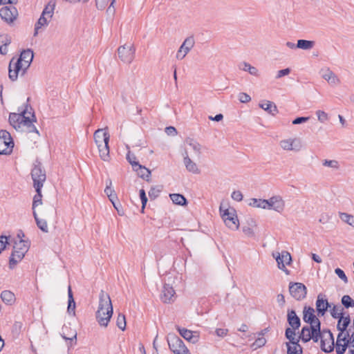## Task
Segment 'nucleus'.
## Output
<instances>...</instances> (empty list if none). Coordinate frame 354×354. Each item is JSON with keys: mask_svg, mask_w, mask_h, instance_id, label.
<instances>
[{"mask_svg": "<svg viewBox=\"0 0 354 354\" xmlns=\"http://www.w3.org/2000/svg\"><path fill=\"white\" fill-rule=\"evenodd\" d=\"M185 143L189 145L198 156H200L201 153V145L196 140L191 138H187L185 140Z\"/></svg>", "mask_w": 354, "mask_h": 354, "instance_id": "ea45409f", "label": "nucleus"}, {"mask_svg": "<svg viewBox=\"0 0 354 354\" xmlns=\"http://www.w3.org/2000/svg\"><path fill=\"white\" fill-rule=\"evenodd\" d=\"M32 109L28 104L24 109H19V113H10L9 115L10 124L17 131H26L39 134L33 122L37 121Z\"/></svg>", "mask_w": 354, "mask_h": 354, "instance_id": "f257e3e1", "label": "nucleus"}, {"mask_svg": "<svg viewBox=\"0 0 354 354\" xmlns=\"http://www.w3.org/2000/svg\"><path fill=\"white\" fill-rule=\"evenodd\" d=\"M175 290L169 284L165 283L160 295V299L164 303H170L174 301Z\"/></svg>", "mask_w": 354, "mask_h": 354, "instance_id": "aec40b11", "label": "nucleus"}, {"mask_svg": "<svg viewBox=\"0 0 354 354\" xmlns=\"http://www.w3.org/2000/svg\"><path fill=\"white\" fill-rule=\"evenodd\" d=\"M239 100L242 103H247L251 100V97L245 93H240L239 94Z\"/></svg>", "mask_w": 354, "mask_h": 354, "instance_id": "338daca9", "label": "nucleus"}, {"mask_svg": "<svg viewBox=\"0 0 354 354\" xmlns=\"http://www.w3.org/2000/svg\"><path fill=\"white\" fill-rule=\"evenodd\" d=\"M303 319L310 325L321 326V322L315 315V310L311 306H304L303 311Z\"/></svg>", "mask_w": 354, "mask_h": 354, "instance_id": "2eb2a0df", "label": "nucleus"}, {"mask_svg": "<svg viewBox=\"0 0 354 354\" xmlns=\"http://www.w3.org/2000/svg\"><path fill=\"white\" fill-rule=\"evenodd\" d=\"M161 187L160 186L151 187L149 191V196L151 200H155L160 194Z\"/></svg>", "mask_w": 354, "mask_h": 354, "instance_id": "864d4df0", "label": "nucleus"}, {"mask_svg": "<svg viewBox=\"0 0 354 354\" xmlns=\"http://www.w3.org/2000/svg\"><path fill=\"white\" fill-rule=\"evenodd\" d=\"M113 315V306L109 295L101 290L99 295V306L95 317L102 326H107Z\"/></svg>", "mask_w": 354, "mask_h": 354, "instance_id": "f03ea898", "label": "nucleus"}, {"mask_svg": "<svg viewBox=\"0 0 354 354\" xmlns=\"http://www.w3.org/2000/svg\"><path fill=\"white\" fill-rule=\"evenodd\" d=\"M323 165L325 167H331L333 169H338L339 168V162L335 160H324L323 161Z\"/></svg>", "mask_w": 354, "mask_h": 354, "instance_id": "13d9d810", "label": "nucleus"}, {"mask_svg": "<svg viewBox=\"0 0 354 354\" xmlns=\"http://www.w3.org/2000/svg\"><path fill=\"white\" fill-rule=\"evenodd\" d=\"M330 304L327 299H324L322 293L319 294L316 301V310L318 316H324L328 308H330Z\"/></svg>", "mask_w": 354, "mask_h": 354, "instance_id": "a211bd4d", "label": "nucleus"}, {"mask_svg": "<svg viewBox=\"0 0 354 354\" xmlns=\"http://www.w3.org/2000/svg\"><path fill=\"white\" fill-rule=\"evenodd\" d=\"M319 339L320 348L323 352L330 353L334 351V336L330 330H324L322 332V339Z\"/></svg>", "mask_w": 354, "mask_h": 354, "instance_id": "0eeeda50", "label": "nucleus"}, {"mask_svg": "<svg viewBox=\"0 0 354 354\" xmlns=\"http://www.w3.org/2000/svg\"><path fill=\"white\" fill-rule=\"evenodd\" d=\"M8 244V237L4 235L0 236V254L5 250Z\"/></svg>", "mask_w": 354, "mask_h": 354, "instance_id": "69168bd1", "label": "nucleus"}, {"mask_svg": "<svg viewBox=\"0 0 354 354\" xmlns=\"http://www.w3.org/2000/svg\"><path fill=\"white\" fill-rule=\"evenodd\" d=\"M127 160L131 165L133 169H135V167H137V166H139V167H141V165L139 163V162L136 161V156L135 154L132 153L130 151H128L127 153Z\"/></svg>", "mask_w": 354, "mask_h": 354, "instance_id": "8fccbe9b", "label": "nucleus"}, {"mask_svg": "<svg viewBox=\"0 0 354 354\" xmlns=\"http://www.w3.org/2000/svg\"><path fill=\"white\" fill-rule=\"evenodd\" d=\"M194 43V39L193 37L186 38L176 53V58L178 59H183L193 48Z\"/></svg>", "mask_w": 354, "mask_h": 354, "instance_id": "4468645a", "label": "nucleus"}, {"mask_svg": "<svg viewBox=\"0 0 354 354\" xmlns=\"http://www.w3.org/2000/svg\"><path fill=\"white\" fill-rule=\"evenodd\" d=\"M135 51L133 45L124 44L118 48V57L124 63L130 64L134 59Z\"/></svg>", "mask_w": 354, "mask_h": 354, "instance_id": "9d476101", "label": "nucleus"}, {"mask_svg": "<svg viewBox=\"0 0 354 354\" xmlns=\"http://www.w3.org/2000/svg\"><path fill=\"white\" fill-rule=\"evenodd\" d=\"M287 348V354H303V348L299 342L296 344L286 343Z\"/></svg>", "mask_w": 354, "mask_h": 354, "instance_id": "72a5a7b5", "label": "nucleus"}, {"mask_svg": "<svg viewBox=\"0 0 354 354\" xmlns=\"http://www.w3.org/2000/svg\"><path fill=\"white\" fill-rule=\"evenodd\" d=\"M183 156V162L186 167V169L188 171L192 172L193 174H199L200 169H198L197 165L194 162H193L189 157L187 151L185 152V154Z\"/></svg>", "mask_w": 354, "mask_h": 354, "instance_id": "393cba45", "label": "nucleus"}, {"mask_svg": "<svg viewBox=\"0 0 354 354\" xmlns=\"http://www.w3.org/2000/svg\"><path fill=\"white\" fill-rule=\"evenodd\" d=\"M273 257L276 259L278 268L281 270L287 271L286 265H289L292 261L290 254L287 251H282L281 254L278 252L277 256L273 254Z\"/></svg>", "mask_w": 354, "mask_h": 354, "instance_id": "f3484780", "label": "nucleus"}, {"mask_svg": "<svg viewBox=\"0 0 354 354\" xmlns=\"http://www.w3.org/2000/svg\"><path fill=\"white\" fill-rule=\"evenodd\" d=\"M259 106L272 115L278 113L277 106L270 101H266L265 103L259 104Z\"/></svg>", "mask_w": 354, "mask_h": 354, "instance_id": "2f4dec72", "label": "nucleus"}, {"mask_svg": "<svg viewBox=\"0 0 354 354\" xmlns=\"http://www.w3.org/2000/svg\"><path fill=\"white\" fill-rule=\"evenodd\" d=\"M55 7V2L53 1H49L48 5L46 6V7L44 8L41 15H43L44 16L48 15L49 17H52Z\"/></svg>", "mask_w": 354, "mask_h": 354, "instance_id": "de8ad7c7", "label": "nucleus"}, {"mask_svg": "<svg viewBox=\"0 0 354 354\" xmlns=\"http://www.w3.org/2000/svg\"><path fill=\"white\" fill-rule=\"evenodd\" d=\"M220 212L221 217L227 227L232 230H237L239 228V222L234 209H225L223 211L221 206Z\"/></svg>", "mask_w": 354, "mask_h": 354, "instance_id": "423d86ee", "label": "nucleus"}, {"mask_svg": "<svg viewBox=\"0 0 354 354\" xmlns=\"http://www.w3.org/2000/svg\"><path fill=\"white\" fill-rule=\"evenodd\" d=\"M315 46V41L306 39L297 40V48L303 50H310Z\"/></svg>", "mask_w": 354, "mask_h": 354, "instance_id": "58836bf2", "label": "nucleus"}, {"mask_svg": "<svg viewBox=\"0 0 354 354\" xmlns=\"http://www.w3.org/2000/svg\"><path fill=\"white\" fill-rule=\"evenodd\" d=\"M285 207V202L282 199V197L279 196L277 200L275 201L274 204L271 207V209H274L277 212H281L284 209Z\"/></svg>", "mask_w": 354, "mask_h": 354, "instance_id": "37998d69", "label": "nucleus"}, {"mask_svg": "<svg viewBox=\"0 0 354 354\" xmlns=\"http://www.w3.org/2000/svg\"><path fill=\"white\" fill-rule=\"evenodd\" d=\"M287 322L293 330H297L301 326V319L293 309L287 311Z\"/></svg>", "mask_w": 354, "mask_h": 354, "instance_id": "412c9836", "label": "nucleus"}, {"mask_svg": "<svg viewBox=\"0 0 354 354\" xmlns=\"http://www.w3.org/2000/svg\"><path fill=\"white\" fill-rule=\"evenodd\" d=\"M14 147L10 133L6 130L0 131V154H10Z\"/></svg>", "mask_w": 354, "mask_h": 354, "instance_id": "6e6552de", "label": "nucleus"}, {"mask_svg": "<svg viewBox=\"0 0 354 354\" xmlns=\"http://www.w3.org/2000/svg\"><path fill=\"white\" fill-rule=\"evenodd\" d=\"M106 186L104 189V193L107 195V196L110 194H112L115 192V190L111 187L112 182L110 179L107 180L106 182Z\"/></svg>", "mask_w": 354, "mask_h": 354, "instance_id": "0e129e2a", "label": "nucleus"}, {"mask_svg": "<svg viewBox=\"0 0 354 354\" xmlns=\"http://www.w3.org/2000/svg\"><path fill=\"white\" fill-rule=\"evenodd\" d=\"M11 43V37L8 35L0 36V44L3 46H9Z\"/></svg>", "mask_w": 354, "mask_h": 354, "instance_id": "e2e57ef3", "label": "nucleus"}, {"mask_svg": "<svg viewBox=\"0 0 354 354\" xmlns=\"http://www.w3.org/2000/svg\"><path fill=\"white\" fill-rule=\"evenodd\" d=\"M346 337H349V331L346 332H340L337 335V341L335 344L342 343V342L344 343V341L346 339Z\"/></svg>", "mask_w": 354, "mask_h": 354, "instance_id": "052dcab7", "label": "nucleus"}, {"mask_svg": "<svg viewBox=\"0 0 354 354\" xmlns=\"http://www.w3.org/2000/svg\"><path fill=\"white\" fill-rule=\"evenodd\" d=\"M1 300L7 305H12L15 301V294L10 290H3L1 293Z\"/></svg>", "mask_w": 354, "mask_h": 354, "instance_id": "c756f323", "label": "nucleus"}, {"mask_svg": "<svg viewBox=\"0 0 354 354\" xmlns=\"http://www.w3.org/2000/svg\"><path fill=\"white\" fill-rule=\"evenodd\" d=\"M335 348L337 354H344L346 352L347 348H348V344L347 342L344 344H335Z\"/></svg>", "mask_w": 354, "mask_h": 354, "instance_id": "4d7b16f0", "label": "nucleus"}, {"mask_svg": "<svg viewBox=\"0 0 354 354\" xmlns=\"http://www.w3.org/2000/svg\"><path fill=\"white\" fill-rule=\"evenodd\" d=\"M322 330L321 326L317 325H307L302 327L299 339H300L304 343H307L311 339L317 343L322 339Z\"/></svg>", "mask_w": 354, "mask_h": 354, "instance_id": "7ed1b4c3", "label": "nucleus"}, {"mask_svg": "<svg viewBox=\"0 0 354 354\" xmlns=\"http://www.w3.org/2000/svg\"><path fill=\"white\" fill-rule=\"evenodd\" d=\"M343 310L342 308L339 313L340 317L338 318L337 329L340 332H346L350 330H347V328L351 324V318L348 315L346 317L344 316Z\"/></svg>", "mask_w": 354, "mask_h": 354, "instance_id": "b1692460", "label": "nucleus"}, {"mask_svg": "<svg viewBox=\"0 0 354 354\" xmlns=\"http://www.w3.org/2000/svg\"><path fill=\"white\" fill-rule=\"evenodd\" d=\"M23 324L21 322H15L12 328V336L17 338L21 332Z\"/></svg>", "mask_w": 354, "mask_h": 354, "instance_id": "09e8293b", "label": "nucleus"}, {"mask_svg": "<svg viewBox=\"0 0 354 354\" xmlns=\"http://www.w3.org/2000/svg\"><path fill=\"white\" fill-rule=\"evenodd\" d=\"M116 0H111V3L108 8L106 9V15L109 17H113L115 15V10L114 7V3H115Z\"/></svg>", "mask_w": 354, "mask_h": 354, "instance_id": "bf43d9fd", "label": "nucleus"}, {"mask_svg": "<svg viewBox=\"0 0 354 354\" xmlns=\"http://www.w3.org/2000/svg\"><path fill=\"white\" fill-rule=\"evenodd\" d=\"M61 336L66 341L68 350L77 344V332L70 326L64 325L62 328Z\"/></svg>", "mask_w": 354, "mask_h": 354, "instance_id": "9b49d317", "label": "nucleus"}, {"mask_svg": "<svg viewBox=\"0 0 354 354\" xmlns=\"http://www.w3.org/2000/svg\"><path fill=\"white\" fill-rule=\"evenodd\" d=\"M295 330L292 328H287L285 330V337L289 340L290 344H296V342H299L300 339H296L295 337Z\"/></svg>", "mask_w": 354, "mask_h": 354, "instance_id": "4c0bfd02", "label": "nucleus"}, {"mask_svg": "<svg viewBox=\"0 0 354 354\" xmlns=\"http://www.w3.org/2000/svg\"><path fill=\"white\" fill-rule=\"evenodd\" d=\"M30 174L33 181V186H37V183H39L40 187L44 186L46 179V174L41 162L38 158L33 163Z\"/></svg>", "mask_w": 354, "mask_h": 354, "instance_id": "39448f33", "label": "nucleus"}, {"mask_svg": "<svg viewBox=\"0 0 354 354\" xmlns=\"http://www.w3.org/2000/svg\"><path fill=\"white\" fill-rule=\"evenodd\" d=\"M133 170L136 171L138 175L142 179L145 180L147 182L150 180L151 171L149 169L146 168L145 166L141 165L140 167H139V166H137V167H135Z\"/></svg>", "mask_w": 354, "mask_h": 354, "instance_id": "7c9ffc66", "label": "nucleus"}, {"mask_svg": "<svg viewBox=\"0 0 354 354\" xmlns=\"http://www.w3.org/2000/svg\"><path fill=\"white\" fill-rule=\"evenodd\" d=\"M27 252L26 248L22 249V251L15 250L13 248V251L11 254V256L9 259V266L10 268H13L25 256V254Z\"/></svg>", "mask_w": 354, "mask_h": 354, "instance_id": "4be33fe9", "label": "nucleus"}, {"mask_svg": "<svg viewBox=\"0 0 354 354\" xmlns=\"http://www.w3.org/2000/svg\"><path fill=\"white\" fill-rule=\"evenodd\" d=\"M295 142V140H283L280 142V145L281 148L284 150H297L298 151L299 149L294 147V143Z\"/></svg>", "mask_w": 354, "mask_h": 354, "instance_id": "79ce46f5", "label": "nucleus"}, {"mask_svg": "<svg viewBox=\"0 0 354 354\" xmlns=\"http://www.w3.org/2000/svg\"><path fill=\"white\" fill-rule=\"evenodd\" d=\"M139 196L141 200L142 207H141V212L144 213L147 203L148 201L147 197L146 196V192L143 189H141L139 191Z\"/></svg>", "mask_w": 354, "mask_h": 354, "instance_id": "6e6d98bb", "label": "nucleus"}, {"mask_svg": "<svg viewBox=\"0 0 354 354\" xmlns=\"http://www.w3.org/2000/svg\"><path fill=\"white\" fill-rule=\"evenodd\" d=\"M322 77L332 84H336L339 82L337 75L330 69L326 71V73L322 75Z\"/></svg>", "mask_w": 354, "mask_h": 354, "instance_id": "f704fd0d", "label": "nucleus"}, {"mask_svg": "<svg viewBox=\"0 0 354 354\" xmlns=\"http://www.w3.org/2000/svg\"><path fill=\"white\" fill-rule=\"evenodd\" d=\"M99 151L100 157L104 161H109L110 159V150L109 142L97 145Z\"/></svg>", "mask_w": 354, "mask_h": 354, "instance_id": "cd10ccee", "label": "nucleus"}, {"mask_svg": "<svg viewBox=\"0 0 354 354\" xmlns=\"http://www.w3.org/2000/svg\"><path fill=\"white\" fill-rule=\"evenodd\" d=\"M239 69L245 71H248L250 74H251L252 75H254L257 77L259 76L258 69L256 67L251 66L250 64H248L247 62H244L241 63L239 64Z\"/></svg>", "mask_w": 354, "mask_h": 354, "instance_id": "c9c22d12", "label": "nucleus"}, {"mask_svg": "<svg viewBox=\"0 0 354 354\" xmlns=\"http://www.w3.org/2000/svg\"><path fill=\"white\" fill-rule=\"evenodd\" d=\"M176 330L178 331L180 335L187 341L196 344L199 340V334L196 331H192L185 328H181L179 326H176Z\"/></svg>", "mask_w": 354, "mask_h": 354, "instance_id": "dca6fc26", "label": "nucleus"}, {"mask_svg": "<svg viewBox=\"0 0 354 354\" xmlns=\"http://www.w3.org/2000/svg\"><path fill=\"white\" fill-rule=\"evenodd\" d=\"M249 205L255 207L266 209L268 202L266 199L252 198Z\"/></svg>", "mask_w": 354, "mask_h": 354, "instance_id": "a19ab883", "label": "nucleus"}, {"mask_svg": "<svg viewBox=\"0 0 354 354\" xmlns=\"http://www.w3.org/2000/svg\"><path fill=\"white\" fill-rule=\"evenodd\" d=\"M34 218L35 220V222L37 223V227L44 232H48V225L47 222L44 219H40L39 218L35 210L32 212Z\"/></svg>", "mask_w": 354, "mask_h": 354, "instance_id": "e433bc0d", "label": "nucleus"}, {"mask_svg": "<svg viewBox=\"0 0 354 354\" xmlns=\"http://www.w3.org/2000/svg\"><path fill=\"white\" fill-rule=\"evenodd\" d=\"M24 66V62L18 57H15L11 59L8 66V77L12 82L17 80L19 73L21 72V75H24L27 71Z\"/></svg>", "mask_w": 354, "mask_h": 354, "instance_id": "20e7f679", "label": "nucleus"}, {"mask_svg": "<svg viewBox=\"0 0 354 354\" xmlns=\"http://www.w3.org/2000/svg\"><path fill=\"white\" fill-rule=\"evenodd\" d=\"M257 226L256 221L253 218L249 217L242 226L243 232L248 237H254L255 236L254 229Z\"/></svg>", "mask_w": 354, "mask_h": 354, "instance_id": "5701e85b", "label": "nucleus"}, {"mask_svg": "<svg viewBox=\"0 0 354 354\" xmlns=\"http://www.w3.org/2000/svg\"><path fill=\"white\" fill-rule=\"evenodd\" d=\"M316 114L317 115L318 120L321 122H324L328 119V114L324 111L319 110L316 112Z\"/></svg>", "mask_w": 354, "mask_h": 354, "instance_id": "680f3d73", "label": "nucleus"}, {"mask_svg": "<svg viewBox=\"0 0 354 354\" xmlns=\"http://www.w3.org/2000/svg\"><path fill=\"white\" fill-rule=\"evenodd\" d=\"M93 138L96 145L109 142L110 135L108 128L98 129L94 132Z\"/></svg>", "mask_w": 354, "mask_h": 354, "instance_id": "6ab92c4d", "label": "nucleus"}, {"mask_svg": "<svg viewBox=\"0 0 354 354\" xmlns=\"http://www.w3.org/2000/svg\"><path fill=\"white\" fill-rule=\"evenodd\" d=\"M47 24H48L47 19L45 17L44 15H41L40 16L39 19H38L37 22L35 24L34 36H36L38 34L39 30L43 26L47 25Z\"/></svg>", "mask_w": 354, "mask_h": 354, "instance_id": "49530a36", "label": "nucleus"}, {"mask_svg": "<svg viewBox=\"0 0 354 354\" xmlns=\"http://www.w3.org/2000/svg\"><path fill=\"white\" fill-rule=\"evenodd\" d=\"M266 344V339L263 337H257L255 341L251 344L252 350H257L259 348L263 346Z\"/></svg>", "mask_w": 354, "mask_h": 354, "instance_id": "3c124183", "label": "nucleus"}, {"mask_svg": "<svg viewBox=\"0 0 354 354\" xmlns=\"http://www.w3.org/2000/svg\"><path fill=\"white\" fill-rule=\"evenodd\" d=\"M341 302L346 308L354 307V300L349 295H344Z\"/></svg>", "mask_w": 354, "mask_h": 354, "instance_id": "603ef678", "label": "nucleus"}, {"mask_svg": "<svg viewBox=\"0 0 354 354\" xmlns=\"http://www.w3.org/2000/svg\"><path fill=\"white\" fill-rule=\"evenodd\" d=\"M35 189L36 194L33 197L32 209V212L35 210V208L42 204V194L41 189L43 187H40L39 183H37V186H33Z\"/></svg>", "mask_w": 354, "mask_h": 354, "instance_id": "bb28decb", "label": "nucleus"}, {"mask_svg": "<svg viewBox=\"0 0 354 354\" xmlns=\"http://www.w3.org/2000/svg\"><path fill=\"white\" fill-rule=\"evenodd\" d=\"M167 343L169 349L174 353H182L183 350L188 349L185 345L183 341L175 334H169L167 337Z\"/></svg>", "mask_w": 354, "mask_h": 354, "instance_id": "f8f14e48", "label": "nucleus"}, {"mask_svg": "<svg viewBox=\"0 0 354 354\" xmlns=\"http://www.w3.org/2000/svg\"><path fill=\"white\" fill-rule=\"evenodd\" d=\"M169 197L172 202L178 205L185 206L187 205V201L186 198L180 194H170Z\"/></svg>", "mask_w": 354, "mask_h": 354, "instance_id": "473e14b6", "label": "nucleus"}, {"mask_svg": "<svg viewBox=\"0 0 354 354\" xmlns=\"http://www.w3.org/2000/svg\"><path fill=\"white\" fill-rule=\"evenodd\" d=\"M335 272L342 280H343L345 283H347V277L342 269L337 268L335 270Z\"/></svg>", "mask_w": 354, "mask_h": 354, "instance_id": "774afa93", "label": "nucleus"}, {"mask_svg": "<svg viewBox=\"0 0 354 354\" xmlns=\"http://www.w3.org/2000/svg\"><path fill=\"white\" fill-rule=\"evenodd\" d=\"M289 292L292 297L297 301H301L306 298L307 295V288L302 283L290 282L289 283Z\"/></svg>", "mask_w": 354, "mask_h": 354, "instance_id": "1a4fd4ad", "label": "nucleus"}, {"mask_svg": "<svg viewBox=\"0 0 354 354\" xmlns=\"http://www.w3.org/2000/svg\"><path fill=\"white\" fill-rule=\"evenodd\" d=\"M34 57L33 51L29 48L22 50L19 58L24 62V66L28 68Z\"/></svg>", "mask_w": 354, "mask_h": 354, "instance_id": "a878e982", "label": "nucleus"}, {"mask_svg": "<svg viewBox=\"0 0 354 354\" xmlns=\"http://www.w3.org/2000/svg\"><path fill=\"white\" fill-rule=\"evenodd\" d=\"M68 308L67 311L68 314L75 315V301L73 297V292L71 286L68 288Z\"/></svg>", "mask_w": 354, "mask_h": 354, "instance_id": "c85d7f7f", "label": "nucleus"}, {"mask_svg": "<svg viewBox=\"0 0 354 354\" xmlns=\"http://www.w3.org/2000/svg\"><path fill=\"white\" fill-rule=\"evenodd\" d=\"M13 248L15 250H18L20 251H22V249H24V248H26L27 251H28L30 248V242L28 241H26V240L20 239V240L15 241V245H14Z\"/></svg>", "mask_w": 354, "mask_h": 354, "instance_id": "c03bdc74", "label": "nucleus"}, {"mask_svg": "<svg viewBox=\"0 0 354 354\" xmlns=\"http://www.w3.org/2000/svg\"><path fill=\"white\" fill-rule=\"evenodd\" d=\"M117 326L122 330H124L126 328V318L123 314H119L116 321Z\"/></svg>", "mask_w": 354, "mask_h": 354, "instance_id": "5fc2aeb1", "label": "nucleus"}, {"mask_svg": "<svg viewBox=\"0 0 354 354\" xmlns=\"http://www.w3.org/2000/svg\"><path fill=\"white\" fill-rule=\"evenodd\" d=\"M339 218L341 220L354 227V216L347 213H339Z\"/></svg>", "mask_w": 354, "mask_h": 354, "instance_id": "a18cd8bd", "label": "nucleus"}, {"mask_svg": "<svg viewBox=\"0 0 354 354\" xmlns=\"http://www.w3.org/2000/svg\"><path fill=\"white\" fill-rule=\"evenodd\" d=\"M18 15V11L17 8L10 5L8 6L2 7L0 9V16L4 21L10 24L16 19Z\"/></svg>", "mask_w": 354, "mask_h": 354, "instance_id": "ddd939ff", "label": "nucleus"}]
</instances>
